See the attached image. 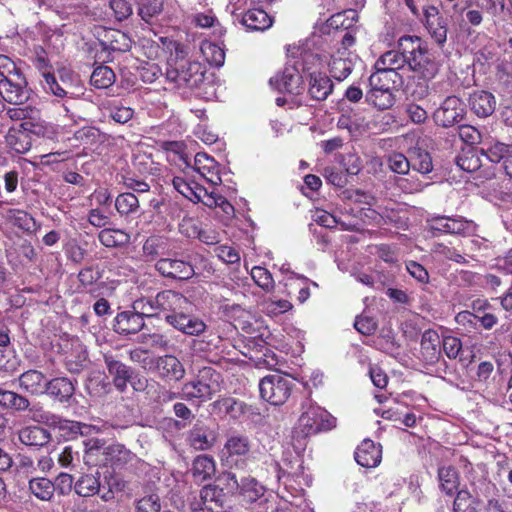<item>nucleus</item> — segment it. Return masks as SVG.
Here are the masks:
<instances>
[{
	"mask_svg": "<svg viewBox=\"0 0 512 512\" xmlns=\"http://www.w3.org/2000/svg\"><path fill=\"white\" fill-rule=\"evenodd\" d=\"M167 48L171 51L165 72L167 82L174 88H194L203 82L204 70L201 63L186 59V52L180 43L169 41Z\"/></svg>",
	"mask_w": 512,
	"mask_h": 512,
	"instance_id": "obj_1",
	"label": "nucleus"
},
{
	"mask_svg": "<svg viewBox=\"0 0 512 512\" xmlns=\"http://www.w3.org/2000/svg\"><path fill=\"white\" fill-rule=\"evenodd\" d=\"M398 47L404 51L409 69L426 78H434L439 67L433 54L418 36L406 35L399 39Z\"/></svg>",
	"mask_w": 512,
	"mask_h": 512,
	"instance_id": "obj_2",
	"label": "nucleus"
},
{
	"mask_svg": "<svg viewBox=\"0 0 512 512\" xmlns=\"http://www.w3.org/2000/svg\"><path fill=\"white\" fill-rule=\"evenodd\" d=\"M221 375L212 367L201 368L196 377L181 387V397L187 401L205 402L220 391Z\"/></svg>",
	"mask_w": 512,
	"mask_h": 512,
	"instance_id": "obj_3",
	"label": "nucleus"
},
{
	"mask_svg": "<svg viewBox=\"0 0 512 512\" xmlns=\"http://www.w3.org/2000/svg\"><path fill=\"white\" fill-rule=\"evenodd\" d=\"M292 389V381L279 374L264 377L259 383V391L262 399L272 405H282L289 398Z\"/></svg>",
	"mask_w": 512,
	"mask_h": 512,
	"instance_id": "obj_4",
	"label": "nucleus"
},
{
	"mask_svg": "<svg viewBox=\"0 0 512 512\" xmlns=\"http://www.w3.org/2000/svg\"><path fill=\"white\" fill-rule=\"evenodd\" d=\"M43 80L41 81L44 90L56 97L75 98L81 94L82 87L74 84V80L69 71H59V80L49 71H42Z\"/></svg>",
	"mask_w": 512,
	"mask_h": 512,
	"instance_id": "obj_5",
	"label": "nucleus"
},
{
	"mask_svg": "<svg viewBox=\"0 0 512 512\" xmlns=\"http://www.w3.org/2000/svg\"><path fill=\"white\" fill-rule=\"evenodd\" d=\"M298 424L300 427L305 428L308 433L316 434L334 428L336 426V418L325 409L309 404L299 417Z\"/></svg>",
	"mask_w": 512,
	"mask_h": 512,
	"instance_id": "obj_6",
	"label": "nucleus"
},
{
	"mask_svg": "<svg viewBox=\"0 0 512 512\" xmlns=\"http://www.w3.org/2000/svg\"><path fill=\"white\" fill-rule=\"evenodd\" d=\"M466 114L464 102L456 96H448L434 112V121L438 126L449 128L463 120Z\"/></svg>",
	"mask_w": 512,
	"mask_h": 512,
	"instance_id": "obj_7",
	"label": "nucleus"
},
{
	"mask_svg": "<svg viewBox=\"0 0 512 512\" xmlns=\"http://www.w3.org/2000/svg\"><path fill=\"white\" fill-rule=\"evenodd\" d=\"M0 96L9 104L18 106L24 104L30 97L28 83L24 74L0 79Z\"/></svg>",
	"mask_w": 512,
	"mask_h": 512,
	"instance_id": "obj_8",
	"label": "nucleus"
},
{
	"mask_svg": "<svg viewBox=\"0 0 512 512\" xmlns=\"http://www.w3.org/2000/svg\"><path fill=\"white\" fill-rule=\"evenodd\" d=\"M432 232L470 235L475 231V224L463 217L433 216L427 220Z\"/></svg>",
	"mask_w": 512,
	"mask_h": 512,
	"instance_id": "obj_9",
	"label": "nucleus"
},
{
	"mask_svg": "<svg viewBox=\"0 0 512 512\" xmlns=\"http://www.w3.org/2000/svg\"><path fill=\"white\" fill-rule=\"evenodd\" d=\"M187 310H181L176 314H166L165 321L174 329L188 336H199L207 328L202 319L188 314Z\"/></svg>",
	"mask_w": 512,
	"mask_h": 512,
	"instance_id": "obj_10",
	"label": "nucleus"
},
{
	"mask_svg": "<svg viewBox=\"0 0 512 512\" xmlns=\"http://www.w3.org/2000/svg\"><path fill=\"white\" fill-rule=\"evenodd\" d=\"M222 480H225L226 486L230 490H240L241 494L248 502H256L261 499L265 494V488L254 478H243L241 483L238 482L234 473L226 472L222 475Z\"/></svg>",
	"mask_w": 512,
	"mask_h": 512,
	"instance_id": "obj_11",
	"label": "nucleus"
},
{
	"mask_svg": "<svg viewBox=\"0 0 512 512\" xmlns=\"http://www.w3.org/2000/svg\"><path fill=\"white\" fill-rule=\"evenodd\" d=\"M270 85L279 92H286L298 95L303 91V78L298 68L294 65H287L282 73L270 79Z\"/></svg>",
	"mask_w": 512,
	"mask_h": 512,
	"instance_id": "obj_12",
	"label": "nucleus"
},
{
	"mask_svg": "<svg viewBox=\"0 0 512 512\" xmlns=\"http://www.w3.org/2000/svg\"><path fill=\"white\" fill-rule=\"evenodd\" d=\"M217 439V433L211 422L197 420L188 432L187 442L195 450L204 451L210 449Z\"/></svg>",
	"mask_w": 512,
	"mask_h": 512,
	"instance_id": "obj_13",
	"label": "nucleus"
},
{
	"mask_svg": "<svg viewBox=\"0 0 512 512\" xmlns=\"http://www.w3.org/2000/svg\"><path fill=\"white\" fill-rule=\"evenodd\" d=\"M62 350L66 369L71 373L82 371L88 359L87 350L82 342L72 338L64 343Z\"/></svg>",
	"mask_w": 512,
	"mask_h": 512,
	"instance_id": "obj_14",
	"label": "nucleus"
},
{
	"mask_svg": "<svg viewBox=\"0 0 512 512\" xmlns=\"http://www.w3.org/2000/svg\"><path fill=\"white\" fill-rule=\"evenodd\" d=\"M158 376L165 382H179L185 376L182 362L172 354L158 356L152 360Z\"/></svg>",
	"mask_w": 512,
	"mask_h": 512,
	"instance_id": "obj_15",
	"label": "nucleus"
},
{
	"mask_svg": "<svg viewBox=\"0 0 512 512\" xmlns=\"http://www.w3.org/2000/svg\"><path fill=\"white\" fill-rule=\"evenodd\" d=\"M155 269L164 277L188 280L195 275L193 266L186 261L174 258H161L155 264Z\"/></svg>",
	"mask_w": 512,
	"mask_h": 512,
	"instance_id": "obj_16",
	"label": "nucleus"
},
{
	"mask_svg": "<svg viewBox=\"0 0 512 512\" xmlns=\"http://www.w3.org/2000/svg\"><path fill=\"white\" fill-rule=\"evenodd\" d=\"M250 450V441L244 435H231L228 437L221 451V460L225 465L232 467L238 465V457L245 456Z\"/></svg>",
	"mask_w": 512,
	"mask_h": 512,
	"instance_id": "obj_17",
	"label": "nucleus"
},
{
	"mask_svg": "<svg viewBox=\"0 0 512 512\" xmlns=\"http://www.w3.org/2000/svg\"><path fill=\"white\" fill-rule=\"evenodd\" d=\"M104 363L109 375L112 377V383L119 392L127 389V384L131 380L133 369L116 359L112 354L104 355Z\"/></svg>",
	"mask_w": 512,
	"mask_h": 512,
	"instance_id": "obj_18",
	"label": "nucleus"
},
{
	"mask_svg": "<svg viewBox=\"0 0 512 512\" xmlns=\"http://www.w3.org/2000/svg\"><path fill=\"white\" fill-rule=\"evenodd\" d=\"M358 56L353 52L336 51L331 56L329 71L337 81L345 80L352 72Z\"/></svg>",
	"mask_w": 512,
	"mask_h": 512,
	"instance_id": "obj_19",
	"label": "nucleus"
},
{
	"mask_svg": "<svg viewBox=\"0 0 512 512\" xmlns=\"http://www.w3.org/2000/svg\"><path fill=\"white\" fill-rule=\"evenodd\" d=\"M145 327L144 319L136 310L123 311L116 315L113 329L120 335L137 334Z\"/></svg>",
	"mask_w": 512,
	"mask_h": 512,
	"instance_id": "obj_20",
	"label": "nucleus"
},
{
	"mask_svg": "<svg viewBox=\"0 0 512 512\" xmlns=\"http://www.w3.org/2000/svg\"><path fill=\"white\" fill-rule=\"evenodd\" d=\"M156 304L159 306L160 312H167V314H176L181 310H187L191 306L184 295L172 290L157 293Z\"/></svg>",
	"mask_w": 512,
	"mask_h": 512,
	"instance_id": "obj_21",
	"label": "nucleus"
},
{
	"mask_svg": "<svg viewBox=\"0 0 512 512\" xmlns=\"http://www.w3.org/2000/svg\"><path fill=\"white\" fill-rule=\"evenodd\" d=\"M75 393V383L67 377H56L46 383L45 393L60 403H70Z\"/></svg>",
	"mask_w": 512,
	"mask_h": 512,
	"instance_id": "obj_22",
	"label": "nucleus"
},
{
	"mask_svg": "<svg viewBox=\"0 0 512 512\" xmlns=\"http://www.w3.org/2000/svg\"><path fill=\"white\" fill-rule=\"evenodd\" d=\"M193 169L212 185H219L222 182L218 163L206 153L195 155Z\"/></svg>",
	"mask_w": 512,
	"mask_h": 512,
	"instance_id": "obj_23",
	"label": "nucleus"
},
{
	"mask_svg": "<svg viewBox=\"0 0 512 512\" xmlns=\"http://www.w3.org/2000/svg\"><path fill=\"white\" fill-rule=\"evenodd\" d=\"M439 334L432 329L424 331L421 337L420 353L426 364H435L441 356Z\"/></svg>",
	"mask_w": 512,
	"mask_h": 512,
	"instance_id": "obj_24",
	"label": "nucleus"
},
{
	"mask_svg": "<svg viewBox=\"0 0 512 512\" xmlns=\"http://www.w3.org/2000/svg\"><path fill=\"white\" fill-rule=\"evenodd\" d=\"M469 106L471 111L480 118L493 114L496 108L495 96L484 90H477L470 94Z\"/></svg>",
	"mask_w": 512,
	"mask_h": 512,
	"instance_id": "obj_25",
	"label": "nucleus"
},
{
	"mask_svg": "<svg viewBox=\"0 0 512 512\" xmlns=\"http://www.w3.org/2000/svg\"><path fill=\"white\" fill-rule=\"evenodd\" d=\"M382 453L379 445L365 439L355 451V460L362 467L373 468L381 461Z\"/></svg>",
	"mask_w": 512,
	"mask_h": 512,
	"instance_id": "obj_26",
	"label": "nucleus"
},
{
	"mask_svg": "<svg viewBox=\"0 0 512 512\" xmlns=\"http://www.w3.org/2000/svg\"><path fill=\"white\" fill-rule=\"evenodd\" d=\"M20 388L33 396H39L45 393V376L38 370H28L22 373L18 378Z\"/></svg>",
	"mask_w": 512,
	"mask_h": 512,
	"instance_id": "obj_27",
	"label": "nucleus"
},
{
	"mask_svg": "<svg viewBox=\"0 0 512 512\" xmlns=\"http://www.w3.org/2000/svg\"><path fill=\"white\" fill-rule=\"evenodd\" d=\"M202 505L209 512H221L226 503V494L222 488L215 485H207L200 492Z\"/></svg>",
	"mask_w": 512,
	"mask_h": 512,
	"instance_id": "obj_28",
	"label": "nucleus"
},
{
	"mask_svg": "<svg viewBox=\"0 0 512 512\" xmlns=\"http://www.w3.org/2000/svg\"><path fill=\"white\" fill-rule=\"evenodd\" d=\"M18 438L26 446L42 447L50 442L51 434L43 427L27 426L19 430Z\"/></svg>",
	"mask_w": 512,
	"mask_h": 512,
	"instance_id": "obj_29",
	"label": "nucleus"
},
{
	"mask_svg": "<svg viewBox=\"0 0 512 512\" xmlns=\"http://www.w3.org/2000/svg\"><path fill=\"white\" fill-rule=\"evenodd\" d=\"M239 21L251 31H264L272 25V18L262 9L246 11L241 15Z\"/></svg>",
	"mask_w": 512,
	"mask_h": 512,
	"instance_id": "obj_30",
	"label": "nucleus"
},
{
	"mask_svg": "<svg viewBox=\"0 0 512 512\" xmlns=\"http://www.w3.org/2000/svg\"><path fill=\"white\" fill-rule=\"evenodd\" d=\"M333 90L331 80L322 73H312L310 75L309 94L318 101L325 100Z\"/></svg>",
	"mask_w": 512,
	"mask_h": 512,
	"instance_id": "obj_31",
	"label": "nucleus"
},
{
	"mask_svg": "<svg viewBox=\"0 0 512 512\" xmlns=\"http://www.w3.org/2000/svg\"><path fill=\"white\" fill-rule=\"evenodd\" d=\"M130 239V234L122 229L104 228L98 233L99 242L107 248L126 246Z\"/></svg>",
	"mask_w": 512,
	"mask_h": 512,
	"instance_id": "obj_32",
	"label": "nucleus"
},
{
	"mask_svg": "<svg viewBox=\"0 0 512 512\" xmlns=\"http://www.w3.org/2000/svg\"><path fill=\"white\" fill-rule=\"evenodd\" d=\"M376 71L371 74L369 78V85L371 88L392 90L395 84L401 82V77L398 72L375 67Z\"/></svg>",
	"mask_w": 512,
	"mask_h": 512,
	"instance_id": "obj_33",
	"label": "nucleus"
},
{
	"mask_svg": "<svg viewBox=\"0 0 512 512\" xmlns=\"http://www.w3.org/2000/svg\"><path fill=\"white\" fill-rule=\"evenodd\" d=\"M168 249L169 239L160 235L148 237L142 247L143 255L149 261H153L158 256L166 254Z\"/></svg>",
	"mask_w": 512,
	"mask_h": 512,
	"instance_id": "obj_34",
	"label": "nucleus"
},
{
	"mask_svg": "<svg viewBox=\"0 0 512 512\" xmlns=\"http://www.w3.org/2000/svg\"><path fill=\"white\" fill-rule=\"evenodd\" d=\"M100 473L96 471L93 473L83 474L75 483V492L82 497H90L100 493Z\"/></svg>",
	"mask_w": 512,
	"mask_h": 512,
	"instance_id": "obj_35",
	"label": "nucleus"
},
{
	"mask_svg": "<svg viewBox=\"0 0 512 512\" xmlns=\"http://www.w3.org/2000/svg\"><path fill=\"white\" fill-rule=\"evenodd\" d=\"M0 406L17 412L34 411L30 408V401L25 396L2 388H0Z\"/></svg>",
	"mask_w": 512,
	"mask_h": 512,
	"instance_id": "obj_36",
	"label": "nucleus"
},
{
	"mask_svg": "<svg viewBox=\"0 0 512 512\" xmlns=\"http://www.w3.org/2000/svg\"><path fill=\"white\" fill-rule=\"evenodd\" d=\"M215 462L212 457L207 455H200L195 458L192 465V476L198 481L202 482L211 478L215 473Z\"/></svg>",
	"mask_w": 512,
	"mask_h": 512,
	"instance_id": "obj_37",
	"label": "nucleus"
},
{
	"mask_svg": "<svg viewBox=\"0 0 512 512\" xmlns=\"http://www.w3.org/2000/svg\"><path fill=\"white\" fill-rule=\"evenodd\" d=\"M407 64V58L399 47L398 50H390L385 52L376 61L375 67H380L381 70L387 69L397 72Z\"/></svg>",
	"mask_w": 512,
	"mask_h": 512,
	"instance_id": "obj_38",
	"label": "nucleus"
},
{
	"mask_svg": "<svg viewBox=\"0 0 512 512\" xmlns=\"http://www.w3.org/2000/svg\"><path fill=\"white\" fill-rule=\"evenodd\" d=\"M410 168L421 173L428 174L433 170V164L430 154L421 149L413 148L408 151Z\"/></svg>",
	"mask_w": 512,
	"mask_h": 512,
	"instance_id": "obj_39",
	"label": "nucleus"
},
{
	"mask_svg": "<svg viewBox=\"0 0 512 512\" xmlns=\"http://www.w3.org/2000/svg\"><path fill=\"white\" fill-rule=\"evenodd\" d=\"M440 488L447 495L452 496L459 486L457 470L452 466H442L438 469Z\"/></svg>",
	"mask_w": 512,
	"mask_h": 512,
	"instance_id": "obj_40",
	"label": "nucleus"
},
{
	"mask_svg": "<svg viewBox=\"0 0 512 512\" xmlns=\"http://www.w3.org/2000/svg\"><path fill=\"white\" fill-rule=\"evenodd\" d=\"M29 490L39 500L49 501L53 497L55 486L47 478L35 477L29 481Z\"/></svg>",
	"mask_w": 512,
	"mask_h": 512,
	"instance_id": "obj_41",
	"label": "nucleus"
},
{
	"mask_svg": "<svg viewBox=\"0 0 512 512\" xmlns=\"http://www.w3.org/2000/svg\"><path fill=\"white\" fill-rule=\"evenodd\" d=\"M137 342L150 349L168 351L172 347L168 337L162 333H142L138 336Z\"/></svg>",
	"mask_w": 512,
	"mask_h": 512,
	"instance_id": "obj_42",
	"label": "nucleus"
},
{
	"mask_svg": "<svg viewBox=\"0 0 512 512\" xmlns=\"http://www.w3.org/2000/svg\"><path fill=\"white\" fill-rule=\"evenodd\" d=\"M199 191V202H202L209 208L220 207L225 213H229L232 210L231 204L226 200L225 197L216 193L215 191L208 192L204 187H200Z\"/></svg>",
	"mask_w": 512,
	"mask_h": 512,
	"instance_id": "obj_43",
	"label": "nucleus"
},
{
	"mask_svg": "<svg viewBox=\"0 0 512 512\" xmlns=\"http://www.w3.org/2000/svg\"><path fill=\"white\" fill-rule=\"evenodd\" d=\"M20 127L26 134L31 133L40 136L46 132V124L40 117V111L33 107L26 120L20 124Z\"/></svg>",
	"mask_w": 512,
	"mask_h": 512,
	"instance_id": "obj_44",
	"label": "nucleus"
},
{
	"mask_svg": "<svg viewBox=\"0 0 512 512\" xmlns=\"http://www.w3.org/2000/svg\"><path fill=\"white\" fill-rule=\"evenodd\" d=\"M367 100L380 110H385L393 106L394 95L392 91L385 89L371 88L367 93Z\"/></svg>",
	"mask_w": 512,
	"mask_h": 512,
	"instance_id": "obj_45",
	"label": "nucleus"
},
{
	"mask_svg": "<svg viewBox=\"0 0 512 512\" xmlns=\"http://www.w3.org/2000/svg\"><path fill=\"white\" fill-rule=\"evenodd\" d=\"M433 78H426L420 75L414 76L407 84V93L416 100H422L429 95V82Z\"/></svg>",
	"mask_w": 512,
	"mask_h": 512,
	"instance_id": "obj_46",
	"label": "nucleus"
},
{
	"mask_svg": "<svg viewBox=\"0 0 512 512\" xmlns=\"http://www.w3.org/2000/svg\"><path fill=\"white\" fill-rule=\"evenodd\" d=\"M6 141L8 145L19 154H25L31 148V140L23 131L9 130Z\"/></svg>",
	"mask_w": 512,
	"mask_h": 512,
	"instance_id": "obj_47",
	"label": "nucleus"
},
{
	"mask_svg": "<svg viewBox=\"0 0 512 512\" xmlns=\"http://www.w3.org/2000/svg\"><path fill=\"white\" fill-rule=\"evenodd\" d=\"M115 81L113 70L107 66H99L94 69L90 77V83L98 89L110 87Z\"/></svg>",
	"mask_w": 512,
	"mask_h": 512,
	"instance_id": "obj_48",
	"label": "nucleus"
},
{
	"mask_svg": "<svg viewBox=\"0 0 512 512\" xmlns=\"http://www.w3.org/2000/svg\"><path fill=\"white\" fill-rule=\"evenodd\" d=\"M105 109L109 116L117 123L125 124L133 118L134 110L129 106H124L117 101L108 102Z\"/></svg>",
	"mask_w": 512,
	"mask_h": 512,
	"instance_id": "obj_49",
	"label": "nucleus"
},
{
	"mask_svg": "<svg viewBox=\"0 0 512 512\" xmlns=\"http://www.w3.org/2000/svg\"><path fill=\"white\" fill-rule=\"evenodd\" d=\"M471 487L472 492L470 493L472 495V499L476 500L479 503L482 502V497L487 498L488 500L497 490L495 484L484 477H481L478 480L473 481L471 483Z\"/></svg>",
	"mask_w": 512,
	"mask_h": 512,
	"instance_id": "obj_50",
	"label": "nucleus"
},
{
	"mask_svg": "<svg viewBox=\"0 0 512 512\" xmlns=\"http://www.w3.org/2000/svg\"><path fill=\"white\" fill-rule=\"evenodd\" d=\"M480 504L472 499L470 491L460 490L454 499L453 512H478Z\"/></svg>",
	"mask_w": 512,
	"mask_h": 512,
	"instance_id": "obj_51",
	"label": "nucleus"
},
{
	"mask_svg": "<svg viewBox=\"0 0 512 512\" xmlns=\"http://www.w3.org/2000/svg\"><path fill=\"white\" fill-rule=\"evenodd\" d=\"M115 208L120 215H129L138 210L139 200L133 193H121L115 200Z\"/></svg>",
	"mask_w": 512,
	"mask_h": 512,
	"instance_id": "obj_52",
	"label": "nucleus"
},
{
	"mask_svg": "<svg viewBox=\"0 0 512 512\" xmlns=\"http://www.w3.org/2000/svg\"><path fill=\"white\" fill-rule=\"evenodd\" d=\"M485 156L489 161L493 163H502V166L506 163V160L512 155V147L504 143L497 142L491 145L487 150H483Z\"/></svg>",
	"mask_w": 512,
	"mask_h": 512,
	"instance_id": "obj_53",
	"label": "nucleus"
},
{
	"mask_svg": "<svg viewBox=\"0 0 512 512\" xmlns=\"http://www.w3.org/2000/svg\"><path fill=\"white\" fill-rule=\"evenodd\" d=\"M201 52L211 65L221 67L225 62V51L217 44L205 42L201 45Z\"/></svg>",
	"mask_w": 512,
	"mask_h": 512,
	"instance_id": "obj_54",
	"label": "nucleus"
},
{
	"mask_svg": "<svg viewBox=\"0 0 512 512\" xmlns=\"http://www.w3.org/2000/svg\"><path fill=\"white\" fill-rule=\"evenodd\" d=\"M430 37L435 44L443 48L447 41L448 25L446 18L425 25Z\"/></svg>",
	"mask_w": 512,
	"mask_h": 512,
	"instance_id": "obj_55",
	"label": "nucleus"
},
{
	"mask_svg": "<svg viewBox=\"0 0 512 512\" xmlns=\"http://www.w3.org/2000/svg\"><path fill=\"white\" fill-rule=\"evenodd\" d=\"M172 185L181 195H183L188 200L198 203L199 202V191L201 186L187 182L184 178L175 176L172 179Z\"/></svg>",
	"mask_w": 512,
	"mask_h": 512,
	"instance_id": "obj_56",
	"label": "nucleus"
},
{
	"mask_svg": "<svg viewBox=\"0 0 512 512\" xmlns=\"http://www.w3.org/2000/svg\"><path fill=\"white\" fill-rule=\"evenodd\" d=\"M163 10V0H140L139 16L147 23L158 16Z\"/></svg>",
	"mask_w": 512,
	"mask_h": 512,
	"instance_id": "obj_57",
	"label": "nucleus"
},
{
	"mask_svg": "<svg viewBox=\"0 0 512 512\" xmlns=\"http://www.w3.org/2000/svg\"><path fill=\"white\" fill-rule=\"evenodd\" d=\"M8 217L14 225L27 232H32L36 229L34 218L23 210L11 209L8 211Z\"/></svg>",
	"mask_w": 512,
	"mask_h": 512,
	"instance_id": "obj_58",
	"label": "nucleus"
},
{
	"mask_svg": "<svg viewBox=\"0 0 512 512\" xmlns=\"http://www.w3.org/2000/svg\"><path fill=\"white\" fill-rule=\"evenodd\" d=\"M21 360L12 350L0 349V371L13 374L19 371Z\"/></svg>",
	"mask_w": 512,
	"mask_h": 512,
	"instance_id": "obj_59",
	"label": "nucleus"
},
{
	"mask_svg": "<svg viewBox=\"0 0 512 512\" xmlns=\"http://www.w3.org/2000/svg\"><path fill=\"white\" fill-rule=\"evenodd\" d=\"M133 309L144 317H154L160 313L159 306L156 304L155 297H145L136 300L133 304Z\"/></svg>",
	"mask_w": 512,
	"mask_h": 512,
	"instance_id": "obj_60",
	"label": "nucleus"
},
{
	"mask_svg": "<svg viewBox=\"0 0 512 512\" xmlns=\"http://www.w3.org/2000/svg\"><path fill=\"white\" fill-rule=\"evenodd\" d=\"M389 169L397 174L406 175L410 170L409 157L402 153L392 152L387 156Z\"/></svg>",
	"mask_w": 512,
	"mask_h": 512,
	"instance_id": "obj_61",
	"label": "nucleus"
},
{
	"mask_svg": "<svg viewBox=\"0 0 512 512\" xmlns=\"http://www.w3.org/2000/svg\"><path fill=\"white\" fill-rule=\"evenodd\" d=\"M311 435L305 428L300 427L299 424L293 429L290 444L297 455L302 454L306 450Z\"/></svg>",
	"mask_w": 512,
	"mask_h": 512,
	"instance_id": "obj_62",
	"label": "nucleus"
},
{
	"mask_svg": "<svg viewBox=\"0 0 512 512\" xmlns=\"http://www.w3.org/2000/svg\"><path fill=\"white\" fill-rule=\"evenodd\" d=\"M59 429L63 431L65 435L73 438L77 435H88L92 426L72 420H60Z\"/></svg>",
	"mask_w": 512,
	"mask_h": 512,
	"instance_id": "obj_63",
	"label": "nucleus"
},
{
	"mask_svg": "<svg viewBox=\"0 0 512 512\" xmlns=\"http://www.w3.org/2000/svg\"><path fill=\"white\" fill-rule=\"evenodd\" d=\"M86 387L89 394L94 397H104L111 392V383L105 377L90 378Z\"/></svg>",
	"mask_w": 512,
	"mask_h": 512,
	"instance_id": "obj_64",
	"label": "nucleus"
}]
</instances>
